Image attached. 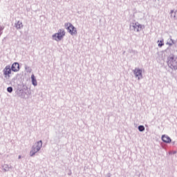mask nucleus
Wrapping results in <instances>:
<instances>
[{
    "instance_id": "1",
    "label": "nucleus",
    "mask_w": 177,
    "mask_h": 177,
    "mask_svg": "<svg viewBox=\"0 0 177 177\" xmlns=\"http://www.w3.org/2000/svg\"><path fill=\"white\" fill-rule=\"evenodd\" d=\"M167 64L170 68L177 70V56L171 55L168 57Z\"/></svg>"
},
{
    "instance_id": "2",
    "label": "nucleus",
    "mask_w": 177,
    "mask_h": 177,
    "mask_svg": "<svg viewBox=\"0 0 177 177\" xmlns=\"http://www.w3.org/2000/svg\"><path fill=\"white\" fill-rule=\"evenodd\" d=\"M64 35H66V30L64 29H59L58 32L53 35V39L57 41H62Z\"/></svg>"
},
{
    "instance_id": "3",
    "label": "nucleus",
    "mask_w": 177,
    "mask_h": 177,
    "mask_svg": "<svg viewBox=\"0 0 177 177\" xmlns=\"http://www.w3.org/2000/svg\"><path fill=\"white\" fill-rule=\"evenodd\" d=\"M41 147H42V140L38 141L33 145L32 150L30 152L31 157L35 156L36 153H38V151L41 150Z\"/></svg>"
},
{
    "instance_id": "4",
    "label": "nucleus",
    "mask_w": 177,
    "mask_h": 177,
    "mask_svg": "<svg viewBox=\"0 0 177 177\" xmlns=\"http://www.w3.org/2000/svg\"><path fill=\"white\" fill-rule=\"evenodd\" d=\"M64 26L65 28L67 30L68 32L71 34V35H76L77 28L74 27L71 23H66Z\"/></svg>"
},
{
    "instance_id": "5",
    "label": "nucleus",
    "mask_w": 177,
    "mask_h": 177,
    "mask_svg": "<svg viewBox=\"0 0 177 177\" xmlns=\"http://www.w3.org/2000/svg\"><path fill=\"white\" fill-rule=\"evenodd\" d=\"M3 74L6 80H9V78H10V74H12V68L10 65H8L3 68Z\"/></svg>"
},
{
    "instance_id": "6",
    "label": "nucleus",
    "mask_w": 177,
    "mask_h": 177,
    "mask_svg": "<svg viewBox=\"0 0 177 177\" xmlns=\"http://www.w3.org/2000/svg\"><path fill=\"white\" fill-rule=\"evenodd\" d=\"M131 27L136 32H140V31L143 30V25L139 24V22H133L131 24Z\"/></svg>"
},
{
    "instance_id": "7",
    "label": "nucleus",
    "mask_w": 177,
    "mask_h": 177,
    "mask_svg": "<svg viewBox=\"0 0 177 177\" xmlns=\"http://www.w3.org/2000/svg\"><path fill=\"white\" fill-rule=\"evenodd\" d=\"M134 75L138 80H142L143 78V75H142V69H140L139 68H136L133 70Z\"/></svg>"
},
{
    "instance_id": "8",
    "label": "nucleus",
    "mask_w": 177,
    "mask_h": 177,
    "mask_svg": "<svg viewBox=\"0 0 177 177\" xmlns=\"http://www.w3.org/2000/svg\"><path fill=\"white\" fill-rule=\"evenodd\" d=\"M11 70L12 71H14V73H17V71L20 70V65L19 64V63L15 62L14 64H12L11 66Z\"/></svg>"
},
{
    "instance_id": "9",
    "label": "nucleus",
    "mask_w": 177,
    "mask_h": 177,
    "mask_svg": "<svg viewBox=\"0 0 177 177\" xmlns=\"http://www.w3.org/2000/svg\"><path fill=\"white\" fill-rule=\"evenodd\" d=\"M162 140L165 142V143H171V138L168 136H162Z\"/></svg>"
},
{
    "instance_id": "10",
    "label": "nucleus",
    "mask_w": 177,
    "mask_h": 177,
    "mask_svg": "<svg viewBox=\"0 0 177 177\" xmlns=\"http://www.w3.org/2000/svg\"><path fill=\"white\" fill-rule=\"evenodd\" d=\"M31 80H32V85H34V86H37V79H35V76L34 75H31Z\"/></svg>"
},
{
    "instance_id": "11",
    "label": "nucleus",
    "mask_w": 177,
    "mask_h": 177,
    "mask_svg": "<svg viewBox=\"0 0 177 177\" xmlns=\"http://www.w3.org/2000/svg\"><path fill=\"white\" fill-rule=\"evenodd\" d=\"M15 27L17 29L23 28V23H21L20 21H19L16 24Z\"/></svg>"
},
{
    "instance_id": "12",
    "label": "nucleus",
    "mask_w": 177,
    "mask_h": 177,
    "mask_svg": "<svg viewBox=\"0 0 177 177\" xmlns=\"http://www.w3.org/2000/svg\"><path fill=\"white\" fill-rule=\"evenodd\" d=\"M171 17H173V19H177V12L174 11V10H171Z\"/></svg>"
},
{
    "instance_id": "13",
    "label": "nucleus",
    "mask_w": 177,
    "mask_h": 177,
    "mask_svg": "<svg viewBox=\"0 0 177 177\" xmlns=\"http://www.w3.org/2000/svg\"><path fill=\"white\" fill-rule=\"evenodd\" d=\"M158 46H159V48H161L162 46H164V39H161L160 41H158Z\"/></svg>"
},
{
    "instance_id": "14",
    "label": "nucleus",
    "mask_w": 177,
    "mask_h": 177,
    "mask_svg": "<svg viewBox=\"0 0 177 177\" xmlns=\"http://www.w3.org/2000/svg\"><path fill=\"white\" fill-rule=\"evenodd\" d=\"M138 129L140 132H143V131H145V126H139Z\"/></svg>"
},
{
    "instance_id": "15",
    "label": "nucleus",
    "mask_w": 177,
    "mask_h": 177,
    "mask_svg": "<svg viewBox=\"0 0 177 177\" xmlns=\"http://www.w3.org/2000/svg\"><path fill=\"white\" fill-rule=\"evenodd\" d=\"M8 92H9L10 93H12V92L13 91V88L12 87H8L7 88Z\"/></svg>"
},
{
    "instance_id": "16",
    "label": "nucleus",
    "mask_w": 177,
    "mask_h": 177,
    "mask_svg": "<svg viewBox=\"0 0 177 177\" xmlns=\"http://www.w3.org/2000/svg\"><path fill=\"white\" fill-rule=\"evenodd\" d=\"M157 0H151L152 2H156Z\"/></svg>"
},
{
    "instance_id": "17",
    "label": "nucleus",
    "mask_w": 177,
    "mask_h": 177,
    "mask_svg": "<svg viewBox=\"0 0 177 177\" xmlns=\"http://www.w3.org/2000/svg\"><path fill=\"white\" fill-rule=\"evenodd\" d=\"M2 34V30H0V35Z\"/></svg>"
},
{
    "instance_id": "18",
    "label": "nucleus",
    "mask_w": 177,
    "mask_h": 177,
    "mask_svg": "<svg viewBox=\"0 0 177 177\" xmlns=\"http://www.w3.org/2000/svg\"><path fill=\"white\" fill-rule=\"evenodd\" d=\"M21 158V156H19V158Z\"/></svg>"
}]
</instances>
